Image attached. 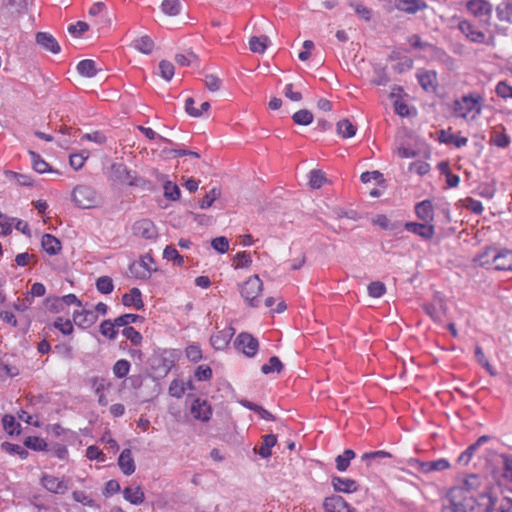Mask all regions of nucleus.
Here are the masks:
<instances>
[{
	"mask_svg": "<svg viewBox=\"0 0 512 512\" xmlns=\"http://www.w3.org/2000/svg\"><path fill=\"white\" fill-rule=\"evenodd\" d=\"M234 261L236 263L234 266L236 269L248 267L252 263L251 256L246 251L237 253L234 257Z\"/></svg>",
	"mask_w": 512,
	"mask_h": 512,
	"instance_id": "680f3d73",
	"label": "nucleus"
},
{
	"mask_svg": "<svg viewBox=\"0 0 512 512\" xmlns=\"http://www.w3.org/2000/svg\"><path fill=\"white\" fill-rule=\"evenodd\" d=\"M181 2L179 0H164L161 4V10L169 16H176L181 12Z\"/></svg>",
	"mask_w": 512,
	"mask_h": 512,
	"instance_id": "37998d69",
	"label": "nucleus"
},
{
	"mask_svg": "<svg viewBox=\"0 0 512 512\" xmlns=\"http://www.w3.org/2000/svg\"><path fill=\"white\" fill-rule=\"evenodd\" d=\"M24 445L34 451H46L48 447L46 441L37 436L27 437L24 441Z\"/></svg>",
	"mask_w": 512,
	"mask_h": 512,
	"instance_id": "49530a36",
	"label": "nucleus"
},
{
	"mask_svg": "<svg viewBox=\"0 0 512 512\" xmlns=\"http://www.w3.org/2000/svg\"><path fill=\"white\" fill-rule=\"evenodd\" d=\"M415 214L419 219L430 223L434 219V209L430 200H423L415 205Z\"/></svg>",
	"mask_w": 512,
	"mask_h": 512,
	"instance_id": "5701e85b",
	"label": "nucleus"
},
{
	"mask_svg": "<svg viewBox=\"0 0 512 512\" xmlns=\"http://www.w3.org/2000/svg\"><path fill=\"white\" fill-rule=\"evenodd\" d=\"M112 177L115 181L129 186H144L147 181L133 176L131 171L123 163H114L111 166Z\"/></svg>",
	"mask_w": 512,
	"mask_h": 512,
	"instance_id": "423d86ee",
	"label": "nucleus"
},
{
	"mask_svg": "<svg viewBox=\"0 0 512 512\" xmlns=\"http://www.w3.org/2000/svg\"><path fill=\"white\" fill-rule=\"evenodd\" d=\"M495 92L501 98H512V86L506 81H500L496 85Z\"/></svg>",
	"mask_w": 512,
	"mask_h": 512,
	"instance_id": "338daca9",
	"label": "nucleus"
},
{
	"mask_svg": "<svg viewBox=\"0 0 512 512\" xmlns=\"http://www.w3.org/2000/svg\"><path fill=\"white\" fill-rule=\"evenodd\" d=\"M221 191L218 188H212L201 200L200 208L207 209L212 206L213 202L220 197Z\"/></svg>",
	"mask_w": 512,
	"mask_h": 512,
	"instance_id": "6e6d98bb",
	"label": "nucleus"
},
{
	"mask_svg": "<svg viewBox=\"0 0 512 512\" xmlns=\"http://www.w3.org/2000/svg\"><path fill=\"white\" fill-rule=\"evenodd\" d=\"M457 28L464 35L466 40L471 43L495 46L496 40L492 33L486 35L483 31L478 30L473 23L466 19H459Z\"/></svg>",
	"mask_w": 512,
	"mask_h": 512,
	"instance_id": "7ed1b4c3",
	"label": "nucleus"
},
{
	"mask_svg": "<svg viewBox=\"0 0 512 512\" xmlns=\"http://www.w3.org/2000/svg\"><path fill=\"white\" fill-rule=\"evenodd\" d=\"M96 288L102 294H110L114 289L112 278L109 276H101L96 281Z\"/></svg>",
	"mask_w": 512,
	"mask_h": 512,
	"instance_id": "864d4df0",
	"label": "nucleus"
},
{
	"mask_svg": "<svg viewBox=\"0 0 512 512\" xmlns=\"http://www.w3.org/2000/svg\"><path fill=\"white\" fill-rule=\"evenodd\" d=\"M122 303L126 307L133 306L136 310H141L144 307L141 291L136 287L132 288L122 296Z\"/></svg>",
	"mask_w": 512,
	"mask_h": 512,
	"instance_id": "a878e982",
	"label": "nucleus"
},
{
	"mask_svg": "<svg viewBox=\"0 0 512 512\" xmlns=\"http://www.w3.org/2000/svg\"><path fill=\"white\" fill-rule=\"evenodd\" d=\"M458 491H450L447 496V503L443 505L442 512H467L462 498L457 495Z\"/></svg>",
	"mask_w": 512,
	"mask_h": 512,
	"instance_id": "393cba45",
	"label": "nucleus"
},
{
	"mask_svg": "<svg viewBox=\"0 0 512 512\" xmlns=\"http://www.w3.org/2000/svg\"><path fill=\"white\" fill-rule=\"evenodd\" d=\"M41 245L49 255H56L61 250V242L51 234H44L42 236Z\"/></svg>",
	"mask_w": 512,
	"mask_h": 512,
	"instance_id": "c756f323",
	"label": "nucleus"
},
{
	"mask_svg": "<svg viewBox=\"0 0 512 512\" xmlns=\"http://www.w3.org/2000/svg\"><path fill=\"white\" fill-rule=\"evenodd\" d=\"M292 119L297 125H309L313 121V114L307 109H301L295 112Z\"/></svg>",
	"mask_w": 512,
	"mask_h": 512,
	"instance_id": "3c124183",
	"label": "nucleus"
},
{
	"mask_svg": "<svg viewBox=\"0 0 512 512\" xmlns=\"http://www.w3.org/2000/svg\"><path fill=\"white\" fill-rule=\"evenodd\" d=\"M494 269L499 271H512V250L500 249Z\"/></svg>",
	"mask_w": 512,
	"mask_h": 512,
	"instance_id": "c85d7f7f",
	"label": "nucleus"
},
{
	"mask_svg": "<svg viewBox=\"0 0 512 512\" xmlns=\"http://www.w3.org/2000/svg\"><path fill=\"white\" fill-rule=\"evenodd\" d=\"M481 101L482 97L479 95H465L454 102V113L457 117L475 120L482 110Z\"/></svg>",
	"mask_w": 512,
	"mask_h": 512,
	"instance_id": "f03ea898",
	"label": "nucleus"
},
{
	"mask_svg": "<svg viewBox=\"0 0 512 512\" xmlns=\"http://www.w3.org/2000/svg\"><path fill=\"white\" fill-rule=\"evenodd\" d=\"M163 257L168 261H173L178 266H182L184 262L183 257L179 254L177 249L171 245L165 247Z\"/></svg>",
	"mask_w": 512,
	"mask_h": 512,
	"instance_id": "603ef678",
	"label": "nucleus"
},
{
	"mask_svg": "<svg viewBox=\"0 0 512 512\" xmlns=\"http://www.w3.org/2000/svg\"><path fill=\"white\" fill-rule=\"evenodd\" d=\"M130 362L126 359H120L113 365V374L116 378H124L130 371Z\"/></svg>",
	"mask_w": 512,
	"mask_h": 512,
	"instance_id": "8fccbe9b",
	"label": "nucleus"
},
{
	"mask_svg": "<svg viewBox=\"0 0 512 512\" xmlns=\"http://www.w3.org/2000/svg\"><path fill=\"white\" fill-rule=\"evenodd\" d=\"M142 317L137 315V314H132V313H128V314H123L116 319V325L118 327H129L128 325L131 324V323H135L137 322L139 319H141Z\"/></svg>",
	"mask_w": 512,
	"mask_h": 512,
	"instance_id": "052dcab7",
	"label": "nucleus"
},
{
	"mask_svg": "<svg viewBox=\"0 0 512 512\" xmlns=\"http://www.w3.org/2000/svg\"><path fill=\"white\" fill-rule=\"evenodd\" d=\"M283 369V364L281 360L277 356H272L268 363L263 364L261 367V372L263 374H270V373H280Z\"/></svg>",
	"mask_w": 512,
	"mask_h": 512,
	"instance_id": "a18cd8bd",
	"label": "nucleus"
},
{
	"mask_svg": "<svg viewBox=\"0 0 512 512\" xmlns=\"http://www.w3.org/2000/svg\"><path fill=\"white\" fill-rule=\"evenodd\" d=\"M467 11L475 18L480 19L485 25H490L493 6L488 0H468Z\"/></svg>",
	"mask_w": 512,
	"mask_h": 512,
	"instance_id": "20e7f679",
	"label": "nucleus"
},
{
	"mask_svg": "<svg viewBox=\"0 0 512 512\" xmlns=\"http://www.w3.org/2000/svg\"><path fill=\"white\" fill-rule=\"evenodd\" d=\"M393 8L406 14H416L427 9L428 4L424 0H390Z\"/></svg>",
	"mask_w": 512,
	"mask_h": 512,
	"instance_id": "9b49d317",
	"label": "nucleus"
},
{
	"mask_svg": "<svg viewBox=\"0 0 512 512\" xmlns=\"http://www.w3.org/2000/svg\"><path fill=\"white\" fill-rule=\"evenodd\" d=\"M91 383L96 395L104 394V390L111 386V384L105 378L101 377H93L91 379Z\"/></svg>",
	"mask_w": 512,
	"mask_h": 512,
	"instance_id": "e2e57ef3",
	"label": "nucleus"
},
{
	"mask_svg": "<svg viewBox=\"0 0 512 512\" xmlns=\"http://www.w3.org/2000/svg\"><path fill=\"white\" fill-rule=\"evenodd\" d=\"M118 465L124 475H131L135 472L136 466L130 449H124L118 458Z\"/></svg>",
	"mask_w": 512,
	"mask_h": 512,
	"instance_id": "4be33fe9",
	"label": "nucleus"
},
{
	"mask_svg": "<svg viewBox=\"0 0 512 512\" xmlns=\"http://www.w3.org/2000/svg\"><path fill=\"white\" fill-rule=\"evenodd\" d=\"M234 335V329L232 327H227L217 333L213 334L210 338L211 345L216 350H223L227 347L229 342L231 341Z\"/></svg>",
	"mask_w": 512,
	"mask_h": 512,
	"instance_id": "6ab92c4d",
	"label": "nucleus"
},
{
	"mask_svg": "<svg viewBox=\"0 0 512 512\" xmlns=\"http://www.w3.org/2000/svg\"><path fill=\"white\" fill-rule=\"evenodd\" d=\"M323 506L327 512H357L355 508L339 495L326 497Z\"/></svg>",
	"mask_w": 512,
	"mask_h": 512,
	"instance_id": "ddd939ff",
	"label": "nucleus"
},
{
	"mask_svg": "<svg viewBox=\"0 0 512 512\" xmlns=\"http://www.w3.org/2000/svg\"><path fill=\"white\" fill-rule=\"evenodd\" d=\"M392 455L384 450L366 452L361 456V460L367 465H371L373 462L379 463L384 458H390Z\"/></svg>",
	"mask_w": 512,
	"mask_h": 512,
	"instance_id": "ea45409f",
	"label": "nucleus"
},
{
	"mask_svg": "<svg viewBox=\"0 0 512 512\" xmlns=\"http://www.w3.org/2000/svg\"><path fill=\"white\" fill-rule=\"evenodd\" d=\"M1 448L11 455H18L21 459H26L29 454L24 447L10 442H3Z\"/></svg>",
	"mask_w": 512,
	"mask_h": 512,
	"instance_id": "c03bdc74",
	"label": "nucleus"
},
{
	"mask_svg": "<svg viewBox=\"0 0 512 512\" xmlns=\"http://www.w3.org/2000/svg\"><path fill=\"white\" fill-rule=\"evenodd\" d=\"M235 347L241 350L247 357H254L259 349L258 340L251 334L242 332L235 339Z\"/></svg>",
	"mask_w": 512,
	"mask_h": 512,
	"instance_id": "9d476101",
	"label": "nucleus"
},
{
	"mask_svg": "<svg viewBox=\"0 0 512 512\" xmlns=\"http://www.w3.org/2000/svg\"><path fill=\"white\" fill-rule=\"evenodd\" d=\"M122 334L134 345H139L143 340L140 332H138L134 327H125L122 330Z\"/></svg>",
	"mask_w": 512,
	"mask_h": 512,
	"instance_id": "bf43d9fd",
	"label": "nucleus"
},
{
	"mask_svg": "<svg viewBox=\"0 0 512 512\" xmlns=\"http://www.w3.org/2000/svg\"><path fill=\"white\" fill-rule=\"evenodd\" d=\"M277 443V437L274 434H267L263 436L262 445L254 448L255 453L259 454L262 458H268L272 455L271 448Z\"/></svg>",
	"mask_w": 512,
	"mask_h": 512,
	"instance_id": "7c9ffc66",
	"label": "nucleus"
},
{
	"mask_svg": "<svg viewBox=\"0 0 512 512\" xmlns=\"http://www.w3.org/2000/svg\"><path fill=\"white\" fill-rule=\"evenodd\" d=\"M450 467L448 460L440 458L433 461H423L419 463L418 470L421 473H431L436 471H443Z\"/></svg>",
	"mask_w": 512,
	"mask_h": 512,
	"instance_id": "b1692460",
	"label": "nucleus"
},
{
	"mask_svg": "<svg viewBox=\"0 0 512 512\" xmlns=\"http://www.w3.org/2000/svg\"><path fill=\"white\" fill-rule=\"evenodd\" d=\"M132 47L143 54H151L154 49V41L147 35L136 38L132 42Z\"/></svg>",
	"mask_w": 512,
	"mask_h": 512,
	"instance_id": "473e14b6",
	"label": "nucleus"
},
{
	"mask_svg": "<svg viewBox=\"0 0 512 512\" xmlns=\"http://www.w3.org/2000/svg\"><path fill=\"white\" fill-rule=\"evenodd\" d=\"M164 196L169 199V200H172V201H176L180 198L181 196V191L179 189V187L171 182V181H166L164 183Z\"/></svg>",
	"mask_w": 512,
	"mask_h": 512,
	"instance_id": "5fc2aeb1",
	"label": "nucleus"
},
{
	"mask_svg": "<svg viewBox=\"0 0 512 512\" xmlns=\"http://www.w3.org/2000/svg\"><path fill=\"white\" fill-rule=\"evenodd\" d=\"M36 42L44 50L49 51L53 54L60 52L61 48L55 37L48 32H38L36 34Z\"/></svg>",
	"mask_w": 512,
	"mask_h": 512,
	"instance_id": "412c9836",
	"label": "nucleus"
},
{
	"mask_svg": "<svg viewBox=\"0 0 512 512\" xmlns=\"http://www.w3.org/2000/svg\"><path fill=\"white\" fill-rule=\"evenodd\" d=\"M422 308L434 322L438 323L443 321V318L446 316L448 310L444 299L439 294L434 296L431 303L423 304Z\"/></svg>",
	"mask_w": 512,
	"mask_h": 512,
	"instance_id": "6e6552de",
	"label": "nucleus"
},
{
	"mask_svg": "<svg viewBox=\"0 0 512 512\" xmlns=\"http://www.w3.org/2000/svg\"><path fill=\"white\" fill-rule=\"evenodd\" d=\"M331 485L336 492L341 493L356 492L359 488V485L355 480L339 476H332Z\"/></svg>",
	"mask_w": 512,
	"mask_h": 512,
	"instance_id": "aec40b11",
	"label": "nucleus"
},
{
	"mask_svg": "<svg viewBox=\"0 0 512 512\" xmlns=\"http://www.w3.org/2000/svg\"><path fill=\"white\" fill-rule=\"evenodd\" d=\"M499 252L500 249L495 247H486L477 255L475 261L481 267L494 269Z\"/></svg>",
	"mask_w": 512,
	"mask_h": 512,
	"instance_id": "2eb2a0df",
	"label": "nucleus"
},
{
	"mask_svg": "<svg viewBox=\"0 0 512 512\" xmlns=\"http://www.w3.org/2000/svg\"><path fill=\"white\" fill-rule=\"evenodd\" d=\"M29 155L31 158L32 167L36 172L42 174L48 171H52L49 164L44 159H42L39 154L34 151H29Z\"/></svg>",
	"mask_w": 512,
	"mask_h": 512,
	"instance_id": "58836bf2",
	"label": "nucleus"
},
{
	"mask_svg": "<svg viewBox=\"0 0 512 512\" xmlns=\"http://www.w3.org/2000/svg\"><path fill=\"white\" fill-rule=\"evenodd\" d=\"M4 430L9 435H19L20 434V424L16 422L15 417L9 414L4 415L2 419Z\"/></svg>",
	"mask_w": 512,
	"mask_h": 512,
	"instance_id": "a19ab883",
	"label": "nucleus"
},
{
	"mask_svg": "<svg viewBox=\"0 0 512 512\" xmlns=\"http://www.w3.org/2000/svg\"><path fill=\"white\" fill-rule=\"evenodd\" d=\"M153 262L151 255H143L139 261H134L130 264V273L137 279L146 280L150 278L152 271L155 270L150 266Z\"/></svg>",
	"mask_w": 512,
	"mask_h": 512,
	"instance_id": "1a4fd4ad",
	"label": "nucleus"
},
{
	"mask_svg": "<svg viewBox=\"0 0 512 512\" xmlns=\"http://www.w3.org/2000/svg\"><path fill=\"white\" fill-rule=\"evenodd\" d=\"M45 302L48 310L53 313H60L64 311L65 306L60 297H48Z\"/></svg>",
	"mask_w": 512,
	"mask_h": 512,
	"instance_id": "69168bd1",
	"label": "nucleus"
},
{
	"mask_svg": "<svg viewBox=\"0 0 512 512\" xmlns=\"http://www.w3.org/2000/svg\"><path fill=\"white\" fill-rule=\"evenodd\" d=\"M269 41L268 36H252L249 39V49L253 53L263 54L267 49Z\"/></svg>",
	"mask_w": 512,
	"mask_h": 512,
	"instance_id": "e433bc0d",
	"label": "nucleus"
},
{
	"mask_svg": "<svg viewBox=\"0 0 512 512\" xmlns=\"http://www.w3.org/2000/svg\"><path fill=\"white\" fill-rule=\"evenodd\" d=\"M211 246L213 247L214 250L223 254L227 252L229 249V241L226 237L219 236L211 241Z\"/></svg>",
	"mask_w": 512,
	"mask_h": 512,
	"instance_id": "0e129e2a",
	"label": "nucleus"
},
{
	"mask_svg": "<svg viewBox=\"0 0 512 512\" xmlns=\"http://www.w3.org/2000/svg\"><path fill=\"white\" fill-rule=\"evenodd\" d=\"M356 126H354L348 119H342L337 123V133L342 138H351L356 134Z\"/></svg>",
	"mask_w": 512,
	"mask_h": 512,
	"instance_id": "4c0bfd02",
	"label": "nucleus"
},
{
	"mask_svg": "<svg viewBox=\"0 0 512 512\" xmlns=\"http://www.w3.org/2000/svg\"><path fill=\"white\" fill-rule=\"evenodd\" d=\"M497 498L488 492L480 493L477 498L467 496V507L474 512H494Z\"/></svg>",
	"mask_w": 512,
	"mask_h": 512,
	"instance_id": "0eeeda50",
	"label": "nucleus"
},
{
	"mask_svg": "<svg viewBox=\"0 0 512 512\" xmlns=\"http://www.w3.org/2000/svg\"><path fill=\"white\" fill-rule=\"evenodd\" d=\"M81 76L92 78L97 74L96 62L91 59H84L77 64L76 67Z\"/></svg>",
	"mask_w": 512,
	"mask_h": 512,
	"instance_id": "72a5a7b5",
	"label": "nucleus"
},
{
	"mask_svg": "<svg viewBox=\"0 0 512 512\" xmlns=\"http://www.w3.org/2000/svg\"><path fill=\"white\" fill-rule=\"evenodd\" d=\"M404 228L407 231L414 233L425 240H430L435 235L434 226L429 223H426V222H424V223L406 222L404 224Z\"/></svg>",
	"mask_w": 512,
	"mask_h": 512,
	"instance_id": "4468645a",
	"label": "nucleus"
},
{
	"mask_svg": "<svg viewBox=\"0 0 512 512\" xmlns=\"http://www.w3.org/2000/svg\"><path fill=\"white\" fill-rule=\"evenodd\" d=\"M385 292H386V287H385L384 283H382L380 281L371 282L368 285V294L371 297L380 298L381 296H383L385 294Z\"/></svg>",
	"mask_w": 512,
	"mask_h": 512,
	"instance_id": "13d9d810",
	"label": "nucleus"
},
{
	"mask_svg": "<svg viewBox=\"0 0 512 512\" xmlns=\"http://www.w3.org/2000/svg\"><path fill=\"white\" fill-rule=\"evenodd\" d=\"M133 233L144 239H154L157 235L154 223L149 219H142L134 223Z\"/></svg>",
	"mask_w": 512,
	"mask_h": 512,
	"instance_id": "f3484780",
	"label": "nucleus"
},
{
	"mask_svg": "<svg viewBox=\"0 0 512 512\" xmlns=\"http://www.w3.org/2000/svg\"><path fill=\"white\" fill-rule=\"evenodd\" d=\"M98 319V315L93 310H75L73 313V321L74 323L83 329L91 327L94 323H96Z\"/></svg>",
	"mask_w": 512,
	"mask_h": 512,
	"instance_id": "dca6fc26",
	"label": "nucleus"
},
{
	"mask_svg": "<svg viewBox=\"0 0 512 512\" xmlns=\"http://www.w3.org/2000/svg\"><path fill=\"white\" fill-rule=\"evenodd\" d=\"M116 327H118L116 325V319H114V321L104 320L100 324V333L108 339L114 340L118 333Z\"/></svg>",
	"mask_w": 512,
	"mask_h": 512,
	"instance_id": "79ce46f5",
	"label": "nucleus"
},
{
	"mask_svg": "<svg viewBox=\"0 0 512 512\" xmlns=\"http://www.w3.org/2000/svg\"><path fill=\"white\" fill-rule=\"evenodd\" d=\"M417 79L420 86L425 90L429 91L435 88L437 80L436 72L434 71H420L417 74Z\"/></svg>",
	"mask_w": 512,
	"mask_h": 512,
	"instance_id": "2f4dec72",
	"label": "nucleus"
},
{
	"mask_svg": "<svg viewBox=\"0 0 512 512\" xmlns=\"http://www.w3.org/2000/svg\"><path fill=\"white\" fill-rule=\"evenodd\" d=\"M480 484H481L480 477L476 474H470L465 477L461 487L452 489L451 491H458L457 492L458 497L463 498L464 492L469 493L471 491H474L479 488Z\"/></svg>",
	"mask_w": 512,
	"mask_h": 512,
	"instance_id": "bb28decb",
	"label": "nucleus"
},
{
	"mask_svg": "<svg viewBox=\"0 0 512 512\" xmlns=\"http://www.w3.org/2000/svg\"><path fill=\"white\" fill-rule=\"evenodd\" d=\"M41 484L46 490L55 494H64L68 490V484L66 481L53 475H44L41 478Z\"/></svg>",
	"mask_w": 512,
	"mask_h": 512,
	"instance_id": "a211bd4d",
	"label": "nucleus"
},
{
	"mask_svg": "<svg viewBox=\"0 0 512 512\" xmlns=\"http://www.w3.org/2000/svg\"><path fill=\"white\" fill-rule=\"evenodd\" d=\"M123 497L125 498V500L129 501L131 504H134V505H139V504L143 503L144 498H145L144 493L140 487H136V488L126 487L123 490Z\"/></svg>",
	"mask_w": 512,
	"mask_h": 512,
	"instance_id": "c9c22d12",
	"label": "nucleus"
},
{
	"mask_svg": "<svg viewBox=\"0 0 512 512\" xmlns=\"http://www.w3.org/2000/svg\"><path fill=\"white\" fill-rule=\"evenodd\" d=\"M327 181L324 172L321 170H311L309 173V185L313 189H319Z\"/></svg>",
	"mask_w": 512,
	"mask_h": 512,
	"instance_id": "de8ad7c7",
	"label": "nucleus"
},
{
	"mask_svg": "<svg viewBox=\"0 0 512 512\" xmlns=\"http://www.w3.org/2000/svg\"><path fill=\"white\" fill-rule=\"evenodd\" d=\"M159 70L162 78L167 81H170L174 76V65L167 60H162L159 63Z\"/></svg>",
	"mask_w": 512,
	"mask_h": 512,
	"instance_id": "4d7b16f0",
	"label": "nucleus"
},
{
	"mask_svg": "<svg viewBox=\"0 0 512 512\" xmlns=\"http://www.w3.org/2000/svg\"><path fill=\"white\" fill-rule=\"evenodd\" d=\"M503 460V477L512 482V457L509 455H501Z\"/></svg>",
	"mask_w": 512,
	"mask_h": 512,
	"instance_id": "774afa93",
	"label": "nucleus"
},
{
	"mask_svg": "<svg viewBox=\"0 0 512 512\" xmlns=\"http://www.w3.org/2000/svg\"><path fill=\"white\" fill-rule=\"evenodd\" d=\"M192 416L202 422H208L212 416V408L206 399L195 398L190 407Z\"/></svg>",
	"mask_w": 512,
	"mask_h": 512,
	"instance_id": "f8f14e48",
	"label": "nucleus"
},
{
	"mask_svg": "<svg viewBox=\"0 0 512 512\" xmlns=\"http://www.w3.org/2000/svg\"><path fill=\"white\" fill-rule=\"evenodd\" d=\"M4 176L7 180L15 183L18 186H30L33 183V180L29 175L21 174L11 170H5Z\"/></svg>",
	"mask_w": 512,
	"mask_h": 512,
	"instance_id": "f704fd0d",
	"label": "nucleus"
},
{
	"mask_svg": "<svg viewBox=\"0 0 512 512\" xmlns=\"http://www.w3.org/2000/svg\"><path fill=\"white\" fill-rule=\"evenodd\" d=\"M72 201L80 209H93L103 203L98 191L88 185H77L72 191Z\"/></svg>",
	"mask_w": 512,
	"mask_h": 512,
	"instance_id": "f257e3e1",
	"label": "nucleus"
},
{
	"mask_svg": "<svg viewBox=\"0 0 512 512\" xmlns=\"http://www.w3.org/2000/svg\"><path fill=\"white\" fill-rule=\"evenodd\" d=\"M497 17L500 21L512 22V4L503 2L496 7Z\"/></svg>",
	"mask_w": 512,
	"mask_h": 512,
	"instance_id": "09e8293b",
	"label": "nucleus"
},
{
	"mask_svg": "<svg viewBox=\"0 0 512 512\" xmlns=\"http://www.w3.org/2000/svg\"><path fill=\"white\" fill-rule=\"evenodd\" d=\"M262 281L257 275L250 277L241 287V295L252 307L259 305L258 296L262 291Z\"/></svg>",
	"mask_w": 512,
	"mask_h": 512,
	"instance_id": "39448f33",
	"label": "nucleus"
},
{
	"mask_svg": "<svg viewBox=\"0 0 512 512\" xmlns=\"http://www.w3.org/2000/svg\"><path fill=\"white\" fill-rule=\"evenodd\" d=\"M438 140L444 144H453L457 148L465 146L468 142L466 137L460 136L459 134L450 133L447 130H440L438 132Z\"/></svg>",
	"mask_w": 512,
	"mask_h": 512,
	"instance_id": "cd10ccee",
	"label": "nucleus"
}]
</instances>
